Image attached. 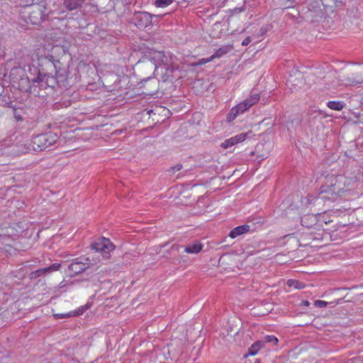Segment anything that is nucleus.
Returning a JSON list of instances; mask_svg holds the SVG:
<instances>
[{
  "label": "nucleus",
  "mask_w": 363,
  "mask_h": 363,
  "mask_svg": "<svg viewBox=\"0 0 363 363\" xmlns=\"http://www.w3.org/2000/svg\"><path fill=\"white\" fill-rule=\"evenodd\" d=\"M314 304L318 308H324L327 306L328 303L322 300H317L315 301Z\"/></svg>",
  "instance_id": "nucleus-27"
},
{
  "label": "nucleus",
  "mask_w": 363,
  "mask_h": 363,
  "mask_svg": "<svg viewBox=\"0 0 363 363\" xmlns=\"http://www.w3.org/2000/svg\"><path fill=\"white\" fill-rule=\"evenodd\" d=\"M233 49L232 45H225L218 48L213 55H211V59L220 58L227 53L230 52Z\"/></svg>",
  "instance_id": "nucleus-13"
},
{
  "label": "nucleus",
  "mask_w": 363,
  "mask_h": 363,
  "mask_svg": "<svg viewBox=\"0 0 363 363\" xmlns=\"http://www.w3.org/2000/svg\"><path fill=\"white\" fill-rule=\"evenodd\" d=\"M45 0H32L26 4L28 7V20L33 25L40 24L46 14Z\"/></svg>",
  "instance_id": "nucleus-3"
},
{
  "label": "nucleus",
  "mask_w": 363,
  "mask_h": 363,
  "mask_svg": "<svg viewBox=\"0 0 363 363\" xmlns=\"http://www.w3.org/2000/svg\"><path fill=\"white\" fill-rule=\"evenodd\" d=\"M83 0H64L63 5L68 11H73L82 7Z\"/></svg>",
  "instance_id": "nucleus-12"
},
{
  "label": "nucleus",
  "mask_w": 363,
  "mask_h": 363,
  "mask_svg": "<svg viewBox=\"0 0 363 363\" xmlns=\"http://www.w3.org/2000/svg\"><path fill=\"white\" fill-rule=\"evenodd\" d=\"M58 140L56 133L49 132L43 134L33 136L30 140L31 147H26L24 152H30L32 150L40 152L54 145Z\"/></svg>",
  "instance_id": "nucleus-2"
},
{
  "label": "nucleus",
  "mask_w": 363,
  "mask_h": 363,
  "mask_svg": "<svg viewBox=\"0 0 363 363\" xmlns=\"http://www.w3.org/2000/svg\"><path fill=\"white\" fill-rule=\"evenodd\" d=\"M250 227L248 225H239V226L233 228L230 232L229 236L231 238H235L238 236L241 235L248 232L250 230Z\"/></svg>",
  "instance_id": "nucleus-11"
},
{
  "label": "nucleus",
  "mask_w": 363,
  "mask_h": 363,
  "mask_svg": "<svg viewBox=\"0 0 363 363\" xmlns=\"http://www.w3.org/2000/svg\"><path fill=\"white\" fill-rule=\"evenodd\" d=\"M287 285L296 289H301L305 287V284L295 279H289L287 281Z\"/></svg>",
  "instance_id": "nucleus-20"
},
{
  "label": "nucleus",
  "mask_w": 363,
  "mask_h": 363,
  "mask_svg": "<svg viewBox=\"0 0 363 363\" xmlns=\"http://www.w3.org/2000/svg\"><path fill=\"white\" fill-rule=\"evenodd\" d=\"M249 134H251V131L248 133H242L234 137L228 138L221 143L220 147L224 149H227L239 143L243 142L247 138Z\"/></svg>",
  "instance_id": "nucleus-9"
},
{
  "label": "nucleus",
  "mask_w": 363,
  "mask_h": 363,
  "mask_svg": "<svg viewBox=\"0 0 363 363\" xmlns=\"http://www.w3.org/2000/svg\"><path fill=\"white\" fill-rule=\"evenodd\" d=\"M261 342H262V347H264L265 343H272V345H276L278 343V339L274 335H267Z\"/></svg>",
  "instance_id": "nucleus-19"
},
{
  "label": "nucleus",
  "mask_w": 363,
  "mask_h": 363,
  "mask_svg": "<svg viewBox=\"0 0 363 363\" xmlns=\"http://www.w3.org/2000/svg\"><path fill=\"white\" fill-rule=\"evenodd\" d=\"M91 247L96 252L101 253L104 259H107L110 257V252L113 250L114 245L109 239L103 238L93 242Z\"/></svg>",
  "instance_id": "nucleus-5"
},
{
  "label": "nucleus",
  "mask_w": 363,
  "mask_h": 363,
  "mask_svg": "<svg viewBox=\"0 0 363 363\" xmlns=\"http://www.w3.org/2000/svg\"><path fill=\"white\" fill-rule=\"evenodd\" d=\"M83 1H84L85 0H83Z\"/></svg>",
  "instance_id": "nucleus-34"
},
{
  "label": "nucleus",
  "mask_w": 363,
  "mask_h": 363,
  "mask_svg": "<svg viewBox=\"0 0 363 363\" xmlns=\"http://www.w3.org/2000/svg\"><path fill=\"white\" fill-rule=\"evenodd\" d=\"M259 100V94H253L249 98L233 107L227 116L228 121H232L240 114L244 113Z\"/></svg>",
  "instance_id": "nucleus-4"
},
{
  "label": "nucleus",
  "mask_w": 363,
  "mask_h": 363,
  "mask_svg": "<svg viewBox=\"0 0 363 363\" xmlns=\"http://www.w3.org/2000/svg\"><path fill=\"white\" fill-rule=\"evenodd\" d=\"M18 89L31 94L32 80L30 81L28 77H21L18 82Z\"/></svg>",
  "instance_id": "nucleus-10"
},
{
  "label": "nucleus",
  "mask_w": 363,
  "mask_h": 363,
  "mask_svg": "<svg viewBox=\"0 0 363 363\" xmlns=\"http://www.w3.org/2000/svg\"><path fill=\"white\" fill-rule=\"evenodd\" d=\"M301 223L303 226L310 228L313 225H317V218L312 214L305 215L301 218Z\"/></svg>",
  "instance_id": "nucleus-14"
},
{
  "label": "nucleus",
  "mask_w": 363,
  "mask_h": 363,
  "mask_svg": "<svg viewBox=\"0 0 363 363\" xmlns=\"http://www.w3.org/2000/svg\"><path fill=\"white\" fill-rule=\"evenodd\" d=\"M60 264L55 263L50 267H45V269L47 272L57 271L60 269Z\"/></svg>",
  "instance_id": "nucleus-26"
},
{
  "label": "nucleus",
  "mask_w": 363,
  "mask_h": 363,
  "mask_svg": "<svg viewBox=\"0 0 363 363\" xmlns=\"http://www.w3.org/2000/svg\"><path fill=\"white\" fill-rule=\"evenodd\" d=\"M152 16L148 12H135L132 18V22L139 28H146L152 23Z\"/></svg>",
  "instance_id": "nucleus-8"
},
{
  "label": "nucleus",
  "mask_w": 363,
  "mask_h": 363,
  "mask_svg": "<svg viewBox=\"0 0 363 363\" xmlns=\"http://www.w3.org/2000/svg\"><path fill=\"white\" fill-rule=\"evenodd\" d=\"M91 264L89 257H80L70 263L69 270L72 273V275H77L89 268Z\"/></svg>",
  "instance_id": "nucleus-7"
},
{
  "label": "nucleus",
  "mask_w": 363,
  "mask_h": 363,
  "mask_svg": "<svg viewBox=\"0 0 363 363\" xmlns=\"http://www.w3.org/2000/svg\"><path fill=\"white\" fill-rule=\"evenodd\" d=\"M203 249V245L199 242L189 244L185 247L184 251L189 254H198Z\"/></svg>",
  "instance_id": "nucleus-16"
},
{
  "label": "nucleus",
  "mask_w": 363,
  "mask_h": 363,
  "mask_svg": "<svg viewBox=\"0 0 363 363\" xmlns=\"http://www.w3.org/2000/svg\"><path fill=\"white\" fill-rule=\"evenodd\" d=\"M43 77L45 80V85L49 91H52L55 86L57 84V81L55 77L52 75L44 74Z\"/></svg>",
  "instance_id": "nucleus-15"
},
{
  "label": "nucleus",
  "mask_w": 363,
  "mask_h": 363,
  "mask_svg": "<svg viewBox=\"0 0 363 363\" xmlns=\"http://www.w3.org/2000/svg\"><path fill=\"white\" fill-rule=\"evenodd\" d=\"M46 272H46L45 268L38 269L35 271L30 272L29 274V278L30 279H36V278L42 276L43 274H44Z\"/></svg>",
  "instance_id": "nucleus-23"
},
{
  "label": "nucleus",
  "mask_w": 363,
  "mask_h": 363,
  "mask_svg": "<svg viewBox=\"0 0 363 363\" xmlns=\"http://www.w3.org/2000/svg\"><path fill=\"white\" fill-rule=\"evenodd\" d=\"M16 147L18 149L16 150V152L18 153L26 154V153H28V152H24V150L26 147H31V145H30V141H26V142H23V143H19L18 144H17L16 145Z\"/></svg>",
  "instance_id": "nucleus-22"
},
{
  "label": "nucleus",
  "mask_w": 363,
  "mask_h": 363,
  "mask_svg": "<svg viewBox=\"0 0 363 363\" xmlns=\"http://www.w3.org/2000/svg\"><path fill=\"white\" fill-rule=\"evenodd\" d=\"M327 183V185L321 186L319 198L323 201H335L338 196L354 188L357 182L352 178L343 176H331L328 178Z\"/></svg>",
  "instance_id": "nucleus-1"
},
{
  "label": "nucleus",
  "mask_w": 363,
  "mask_h": 363,
  "mask_svg": "<svg viewBox=\"0 0 363 363\" xmlns=\"http://www.w3.org/2000/svg\"><path fill=\"white\" fill-rule=\"evenodd\" d=\"M305 240H312L313 241L320 240L323 239V231L320 233H315L310 231L309 233H304L303 235Z\"/></svg>",
  "instance_id": "nucleus-17"
},
{
  "label": "nucleus",
  "mask_w": 363,
  "mask_h": 363,
  "mask_svg": "<svg viewBox=\"0 0 363 363\" xmlns=\"http://www.w3.org/2000/svg\"><path fill=\"white\" fill-rule=\"evenodd\" d=\"M362 81H363V79H361L359 80H357L356 82H352V83H357V84H359Z\"/></svg>",
  "instance_id": "nucleus-33"
},
{
  "label": "nucleus",
  "mask_w": 363,
  "mask_h": 363,
  "mask_svg": "<svg viewBox=\"0 0 363 363\" xmlns=\"http://www.w3.org/2000/svg\"><path fill=\"white\" fill-rule=\"evenodd\" d=\"M310 304L309 301H302L301 302V305L302 306H308Z\"/></svg>",
  "instance_id": "nucleus-32"
},
{
  "label": "nucleus",
  "mask_w": 363,
  "mask_h": 363,
  "mask_svg": "<svg viewBox=\"0 0 363 363\" xmlns=\"http://www.w3.org/2000/svg\"><path fill=\"white\" fill-rule=\"evenodd\" d=\"M182 168V165L178 164L174 167H172L169 169V172H172V173H174L175 172L179 171Z\"/></svg>",
  "instance_id": "nucleus-29"
},
{
  "label": "nucleus",
  "mask_w": 363,
  "mask_h": 363,
  "mask_svg": "<svg viewBox=\"0 0 363 363\" xmlns=\"http://www.w3.org/2000/svg\"><path fill=\"white\" fill-rule=\"evenodd\" d=\"M82 313H83V311L79 309L78 311H72V312L67 313H57V314H55L54 316L57 319L65 318L77 316V315H79L82 314Z\"/></svg>",
  "instance_id": "nucleus-18"
},
{
  "label": "nucleus",
  "mask_w": 363,
  "mask_h": 363,
  "mask_svg": "<svg viewBox=\"0 0 363 363\" xmlns=\"http://www.w3.org/2000/svg\"><path fill=\"white\" fill-rule=\"evenodd\" d=\"M294 82V80L293 77H291L288 79L287 83H288V84H291V87H292V86H294V84H293V82ZM296 86H298V87H300V86H298V84H294V89H296Z\"/></svg>",
  "instance_id": "nucleus-31"
},
{
  "label": "nucleus",
  "mask_w": 363,
  "mask_h": 363,
  "mask_svg": "<svg viewBox=\"0 0 363 363\" xmlns=\"http://www.w3.org/2000/svg\"><path fill=\"white\" fill-rule=\"evenodd\" d=\"M173 0H155L154 5L158 8H165L169 6Z\"/></svg>",
  "instance_id": "nucleus-24"
},
{
  "label": "nucleus",
  "mask_w": 363,
  "mask_h": 363,
  "mask_svg": "<svg viewBox=\"0 0 363 363\" xmlns=\"http://www.w3.org/2000/svg\"><path fill=\"white\" fill-rule=\"evenodd\" d=\"M250 43H251V38L250 36H248L242 40V45L246 46V45H249Z\"/></svg>",
  "instance_id": "nucleus-30"
},
{
  "label": "nucleus",
  "mask_w": 363,
  "mask_h": 363,
  "mask_svg": "<svg viewBox=\"0 0 363 363\" xmlns=\"http://www.w3.org/2000/svg\"><path fill=\"white\" fill-rule=\"evenodd\" d=\"M43 74L39 73L38 77L32 79L31 94L34 96L45 97L49 92L45 85Z\"/></svg>",
  "instance_id": "nucleus-6"
},
{
  "label": "nucleus",
  "mask_w": 363,
  "mask_h": 363,
  "mask_svg": "<svg viewBox=\"0 0 363 363\" xmlns=\"http://www.w3.org/2000/svg\"><path fill=\"white\" fill-rule=\"evenodd\" d=\"M262 343V342H260V341H258L257 342H255L254 345H252L250 349H249V354H251V355H255L256 354V353L257 352V350L262 347L261 346V344Z\"/></svg>",
  "instance_id": "nucleus-25"
},
{
  "label": "nucleus",
  "mask_w": 363,
  "mask_h": 363,
  "mask_svg": "<svg viewBox=\"0 0 363 363\" xmlns=\"http://www.w3.org/2000/svg\"><path fill=\"white\" fill-rule=\"evenodd\" d=\"M327 105L328 108L335 111H340L343 108V104L340 101H330L328 102Z\"/></svg>",
  "instance_id": "nucleus-21"
},
{
  "label": "nucleus",
  "mask_w": 363,
  "mask_h": 363,
  "mask_svg": "<svg viewBox=\"0 0 363 363\" xmlns=\"http://www.w3.org/2000/svg\"><path fill=\"white\" fill-rule=\"evenodd\" d=\"M212 60H213V59H211V56L208 58H202L199 60L198 65H204L206 63L211 62Z\"/></svg>",
  "instance_id": "nucleus-28"
}]
</instances>
